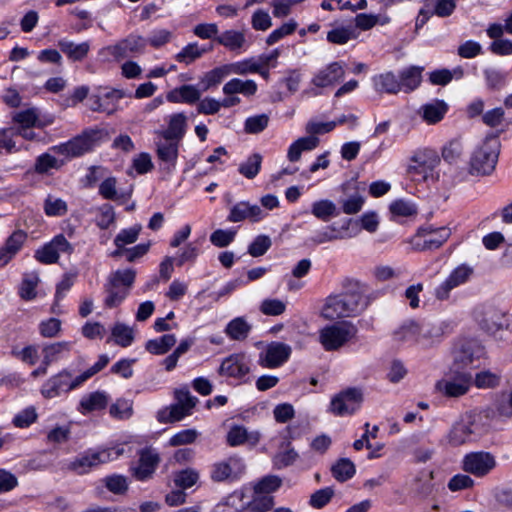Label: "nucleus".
I'll return each instance as SVG.
<instances>
[{"label": "nucleus", "instance_id": "nucleus-1", "mask_svg": "<svg viewBox=\"0 0 512 512\" xmlns=\"http://www.w3.org/2000/svg\"><path fill=\"white\" fill-rule=\"evenodd\" d=\"M340 293H331L325 298L321 316L326 320L354 317L369 305L359 281L345 278Z\"/></svg>", "mask_w": 512, "mask_h": 512}, {"label": "nucleus", "instance_id": "nucleus-2", "mask_svg": "<svg viewBox=\"0 0 512 512\" xmlns=\"http://www.w3.org/2000/svg\"><path fill=\"white\" fill-rule=\"evenodd\" d=\"M110 138L109 130L103 126L87 127L66 142L50 147V151L69 158H78L93 152Z\"/></svg>", "mask_w": 512, "mask_h": 512}, {"label": "nucleus", "instance_id": "nucleus-3", "mask_svg": "<svg viewBox=\"0 0 512 512\" xmlns=\"http://www.w3.org/2000/svg\"><path fill=\"white\" fill-rule=\"evenodd\" d=\"M497 137H486L471 153L468 172L472 176H489L497 165L500 154Z\"/></svg>", "mask_w": 512, "mask_h": 512}, {"label": "nucleus", "instance_id": "nucleus-4", "mask_svg": "<svg viewBox=\"0 0 512 512\" xmlns=\"http://www.w3.org/2000/svg\"><path fill=\"white\" fill-rule=\"evenodd\" d=\"M451 236L448 227H435L432 224L420 226L408 243L415 251H433L439 249Z\"/></svg>", "mask_w": 512, "mask_h": 512}, {"label": "nucleus", "instance_id": "nucleus-5", "mask_svg": "<svg viewBox=\"0 0 512 512\" xmlns=\"http://www.w3.org/2000/svg\"><path fill=\"white\" fill-rule=\"evenodd\" d=\"M437 152L430 148L417 149L409 158L406 172L413 180H426L439 164Z\"/></svg>", "mask_w": 512, "mask_h": 512}, {"label": "nucleus", "instance_id": "nucleus-6", "mask_svg": "<svg viewBox=\"0 0 512 512\" xmlns=\"http://www.w3.org/2000/svg\"><path fill=\"white\" fill-rule=\"evenodd\" d=\"M356 333L348 321L327 325L319 332V341L325 351H335L347 343Z\"/></svg>", "mask_w": 512, "mask_h": 512}, {"label": "nucleus", "instance_id": "nucleus-7", "mask_svg": "<svg viewBox=\"0 0 512 512\" xmlns=\"http://www.w3.org/2000/svg\"><path fill=\"white\" fill-rule=\"evenodd\" d=\"M74 252L73 245L63 233L56 234L52 239L34 251V259L43 265L57 264L60 254L71 255Z\"/></svg>", "mask_w": 512, "mask_h": 512}, {"label": "nucleus", "instance_id": "nucleus-8", "mask_svg": "<svg viewBox=\"0 0 512 512\" xmlns=\"http://www.w3.org/2000/svg\"><path fill=\"white\" fill-rule=\"evenodd\" d=\"M291 354L292 348L290 345L280 341H272L259 353L257 362L262 368L277 369L290 359Z\"/></svg>", "mask_w": 512, "mask_h": 512}, {"label": "nucleus", "instance_id": "nucleus-9", "mask_svg": "<svg viewBox=\"0 0 512 512\" xmlns=\"http://www.w3.org/2000/svg\"><path fill=\"white\" fill-rule=\"evenodd\" d=\"M245 472L242 458L231 456L212 465L210 477L214 482H233L238 480Z\"/></svg>", "mask_w": 512, "mask_h": 512}, {"label": "nucleus", "instance_id": "nucleus-10", "mask_svg": "<svg viewBox=\"0 0 512 512\" xmlns=\"http://www.w3.org/2000/svg\"><path fill=\"white\" fill-rule=\"evenodd\" d=\"M473 274V269L466 264H461L454 268L448 277L440 283L434 290V296L439 301L448 300L450 292L466 282Z\"/></svg>", "mask_w": 512, "mask_h": 512}, {"label": "nucleus", "instance_id": "nucleus-11", "mask_svg": "<svg viewBox=\"0 0 512 512\" xmlns=\"http://www.w3.org/2000/svg\"><path fill=\"white\" fill-rule=\"evenodd\" d=\"M126 96L124 90L111 88L103 94H91L88 98V107L93 112L113 115L119 106V101Z\"/></svg>", "mask_w": 512, "mask_h": 512}, {"label": "nucleus", "instance_id": "nucleus-12", "mask_svg": "<svg viewBox=\"0 0 512 512\" xmlns=\"http://www.w3.org/2000/svg\"><path fill=\"white\" fill-rule=\"evenodd\" d=\"M363 403V393L357 387H349L331 400V411L337 414H354Z\"/></svg>", "mask_w": 512, "mask_h": 512}, {"label": "nucleus", "instance_id": "nucleus-13", "mask_svg": "<svg viewBox=\"0 0 512 512\" xmlns=\"http://www.w3.org/2000/svg\"><path fill=\"white\" fill-rule=\"evenodd\" d=\"M496 467L495 457L488 452H472L463 458L462 469L477 477H484Z\"/></svg>", "mask_w": 512, "mask_h": 512}, {"label": "nucleus", "instance_id": "nucleus-14", "mask_svg": "<svg viewBox=\"0 0 512 512\" xmlns=\"http://www.w3.org/2000/svg\"><path fill=\"white\" fill-rule=\"evenodd\" d=\"M485 432L486 429L475 419L461 418L454 424L450 432V442L453 445H461L467 441L475 440Z\"/></svg>", "mask_w": 512, "mask_h": 512}, {"label": "nucleus", "instance_id": "nucleus-15", "mask_svg": "<svg viewBox=\"0 0 512 512\" xmlns=\"http://www.w3.org/2000/svg\"><path fill=\"white\" fill-rule=\"evenodd\" d=\"M472 386L470 372L452 371L449 380L438 381L436 387L447 397H460L465 395Z\"/></svg>", "mask_w": 512, "mask_h": 512}, {"label": "nucleus", "instance_id": "nucleus-16", "mask_svg": "<svg viewBox=\"0 0 512 512\" xmlns=\"http://www.w3.org/2000/svg\"><path fill=\"white\" fill-rule=\"evenodd\" d=\"M160 462L159 454L152 448H144L139 452V460L131 467L133 476L140 481L152 477Z\"/></svg>", "mask_w": 512, "mask_h": 512}, {"label": "nucleus", "instance_id": "nucleus-17", "mask_svg": "<svg viewBox=\"0 0 512 512\" xmlns=\"http://www.w3.org/2000/svg\"><path fill=\"white\" fill-rule=\"evenodd\" d=\"M345 76L342 62L334 61L320 69L312 78L311 83L316 88H327L340 83Z\"/></svg>", "mask_w": 512, "mask_h": 512}, {"label": "nucleus", "instance_id": "nucleus-18", "mask_svg": "<svg viewBox=\"0 0 512 512\" xmlns=\"http://www.w3.org/2000/svg\"><path fill=\"white\" fill-rule=\"evenodd\" d=\"M111 459V452L109 450L88 451L85 454L80 455L74 461L70 462L68 469L75 471L78 474H84L91 468L96 467L102 463H106Z\"/></svg>", "mask_w": 512, "mask_h": 512}, {"label": "nucleus", "instance_id": "nucleus-19", "mask_svg": "<svg viewBox=\"0 0 512 512\" xmlns=\"http://www.w3.org/2000/svg\"><path fill=\"white\" fill-rule=\"evenodd\" d=\"M175 403L168 414L159 412L157 416H190L198 403V398L191 395L188 388L176 389L174 392Z\"/></svg>", "mask_w": 512, "mask_h": 512}, {"label": "nucleus", "instance_id": "nucleus-20", "mask_svg": "<svg viewBox=\"0 0 512 512\" xmlns=\"http://www.w3.org/2000/svg\"><path fill=\"white\" fill-rule=\"evenodd\" d=\"M221 375L243 380L249 373L250 367L244 354H232L225 358L219 368Z\"/></svg>", "mask_w": 512, "mask_h": 512}, {"label": "nucleus", "instance_id": "nucleus-21", "mask_svg": "<svg viewBox=\"0 0 512 512\" xmlns=\"http://www.w3.org/2000/svg\"><path fill=\"white\" fill-rule=\"evenodd\" d=\"M72 374L63 369L58 374L50 377L42 386L41 393L45 398H54L62 393L71 391L70 378Z\"/></svg>", "mask_w": 512, "mask_h": 512}, {"label": "nucleus", "instance_id": "nucleus-22", "mask_svg": "<svg viewBox=\"0 0 512 512\" xmlns=\"http://www.w3.org/2000/svg\"><path fill=\"white\" fill-rule=\"evenodd\" d=\"M485 347L476 341L464 343L454 360V366L464 369L473 366L476 360L485 356Z\"/></svg>", "mask_w": 512, "mask_h": 512}, {"label": "nucleus", "instance_id": "nucleus-23", "mask_svg": "<svg viewBox=\"0 0 512 512\" xmlns=\"http://www.w3.org/2000/svg\"><path fill=\"white\" fill-rule=\"evenodd\" d=\"M216 43L230 52L240 54L248 49V44L243 31L228 29L216 37Z\"/></svg>", "mask_w": 512, "mask_h": 512}, {"label": "nucleus", "instance_id": "nucleus-24", "mask_svg": "<svg viewBox=\"0 0 512 512\" xmlns=\"http://www.w3.org/2000/svg\"><path fill=\"white\" fill-rule=\"evenodd\" d=\"M57 46L71 62H82L88 56L91 48L89 41L76 44L66 38L59 39Z\"/></svg>", "mask_w": 512, "mask_h": 512}, {"label": "nucleus", "instance_id": "nucleus-25", "mask_svg": "<svg viewBox=\"0 0 512 512\" xmlns=\"http://www.w3.org/2000/svg\"><path fill=\"white\" fill-rule=\"evenodd\" d=\"M141 231V224L121 229L113 240L115 249L110 253V257L120 259V252L127 248V245L134 244L138 240Z\"/></svg>", "mask_w": 512, "mask_h": 512}, {"label": "nucleus", "instance_id": "nucleus-26", "mask_svg": "<svg viewBox=\"0 0 512 512\" xmlns=\"http://www.w3.org/2000/svg\"><path fill=\"white\" fill-rule=\"evenodd\" d=\"M109 401L110 397L105 391L97 390L88 393L81 398L78 411L81 414L101 411L108 406Z\"/></svg>", "mask_w": 512, "mask_h": 512}, {"label": "nucleus", "instance_id": "nucleus-27", "mask_svg": "<svg viewBox=\"0 0 512 512\" xmlns=\"http://www.w3.org/2000/svg\"><path fill=\"white\" fill-rule=\"evenodd\" d=\"M187 130V117L183 112L171 115L167 129L162 132L166 141L179 142L184 138Z\"/></svg>", "mask_w": 512, "mask_h": 512}, {"label": "nucleus", "instance_id": "nucleus-28", "mask_svg": "<svg viewBox=\"0 0 512 512\" xmlns=\"http://www.w3.org/2000/svg\"><path fill=\"white\" fill-rule=\"evenodd\" d=\"M259 439L260 435L258 432H248L247 429L241 425L232 426L226 435V442L231 447L243 444L256 445Z\"/></svg>", "mask_w": 512, "mask_h": 512}, {"label": "nucleus", "instance_id": "nucleus-29", "mask_svg": "<svg viewBox=\"0 0 512 512\" xmlns=\"http://www.w3.org/2000/svg\"><path fill=\"white\" fill-rule=\"evenodd\" d=\"M13 123L18 124L16 128H44L51 124L53 120L42 121L39 119V115L36 108H27L16 112L12 116Z\"/></svg>", "mask_w": 512, "mask_h": 512}, {"label": "nucleus", "instance_id": "nucleus-30", "mask_svg": "<svg viewBox=\"0 0 512 512\" xmlns=\"http://www.w3.org/2000/svg\"><path fill=\"white\" fill-rule=\"evenodd\" d=\"M424 68L420 66H409L399 72V86L401 91L410 93L416 90L422 82V72Z\"/></svg>", "mask_w": 512, "mask_h": 512}, {"label": "nucleus", "instance_id": "nucleus-31", "mask_svg": "<svg viewBox=\"0 0 512 512\" xmlns=\"http://www.w3.org/2000/svg\"><path fill=\"white\" fill-rule=\"evenodd\" d=\"M506 317V314L500 313L496 310H489L485 312L480 319H478V325L482 331L489 335H493L504 327L509 328V324H504L502 321Z\"/></svg>", "mask_w": 512, "mask_h": 512}, {"label": "nucleus", "instance_id": "nucleus-32", "mask_svg": "<svg viewBox=\"0 0 512 512\" xmlns=\"http://www.w3.org/2000/svg\"><path fill=\"white\" fill-rule=\"evenodd\" d=\"M448 110V104L444 100L437 99L432 103L423 105L421 115L427 124L433 125L442 121Z\"/></svg>", "mask_w": 512, "mask_h": 512}, {"label": "nucleus", "instance_id": "nucleus-33", "mask_svg": "<svg viewBox=\"0 0 512 512\" xmlns=\"http://www.w3.org/2000/svg\"><path fill=\"white\" fill-rule=\"evenodd\" d=\"M179 142L166 141L156 144V155L158 159L167 165L168 169H175L179 156Z\"/></svg>", "mask_w": 512, "mask_h": 512}, {"label": "nucleus", "instance_id": "nucleus-34", "mask_svg": "<svg viewBox=\"0 0 512 512\" xmlns=\"http://www.w3.org/2000/svg\"><path fill=\"white\" fill-rule=\"evenodd\" d=\"M372 82L374 89L379 93L397 94L401 91L398 77L392 71L373 76Z\"/></svg>", "mask_w": 512, "mask_h": 512}, {"label": "nucleus", "instance_id": "nucleus-35", "mask_svg": "<svg viewBox=\"0 0 512 512\" xmlns=\"http://www.w3.org/2000/svg\"><path fill=\"white\" fill-rule=\"evenodd\" d=\"M257 92V84L254 80H241L233 78L226 82L223 86V93L225 95L242 94L246 97L255 95Z\"/></svg>", "mask_w": 512, "mask_h": 512}, {"label": "nucleus", "instance_id": "nucleus-36", "mask_svg": "<svg viewBox=\"0 0 512 512\" xmlns=\"http://www.w3.org/2000/svg\"><path fill=\"white\" fill-rule=\"evenodd\" d=\"M319 145V139L316 136L300 137L290 144L287 152V158L290 162H297L302 152L311 151Z\"/></svg>", "mask_w": 512, "mask_h": 512}, {"label": "nucleus", "instance_id": "nucleus-37", "mask_svg": "<svg viewBox=\"0 0 512 512\" xmlns=\"http://www.w3.org/2000/svg\"><path fill=\"white\" fill-rule=\"evenodd\" d=\"M136 270L133 268L118 269L111 272L108 276L107 283L112 288L127 289L128 291L135 283Z\"/></svg>", "mask_w": 512, "mask_h": 512}, {"label": "nucleus", "instance_id": "nucleus-38", "mask_svg": "<svg viewBox=\"0 0 512 512\" xmlns=\"http://www.w3.org/2000/svg\"><path fill=\"white\" fill-rule=\"evenodd\" d=\"M228 75L229 69L226 64L217 66L210 71L205 72L199 81L201 90L207 91L211 88L217 87Z\"/></svg>", "mask_w": 512, "mask_h": 512}, {"label": "nucleus", "instance_id": "nucleus-39", "mask_svg": "<svg viewBox=\"0 0 512 512\" xmlns=\"http://www.w3.org/2000/svg\"><path fill=\"white\" fill-rule=\"evenodd\" d=\"M109 363V357L106 354H101L98 360L87 370L76 376L74 379L70 378L71 389L74 390L82 386L88 379L103 370Z\"/></svg>", "mask_w": 512, "mask_h": 512}, {"label": "nucleus", "instance_id": "nucleus-40", "mask_svg": "<svg viewBox=\"0 0 512 512\" xmlns=\"http://www.w3.org/2000/svg\"><path fill=\"white\" fill-rule=\"evenodd\" d=\"M251 331V325L244 317H236L232 319L225 328V333L231 340H245Z\"/></svg>", "mask_w": 512, "mask_h": 512}, {"label": "nucleus", "instance_id": "nucleus-41", "mask_svg": "<svg viewBox=\"0 0 512 512\" xmlns=\"http://www.w3.org/2000/svg\"><path fill=\"white\" fill-rule=\"evenodd\" d=\"M176 343L174 334H164L158 338L150 339L145 344V349L153 355L167 353Z\"/></svg>", "mask_w": 512, "mask_h": 512}, {"label": "nucleus", "instance_id": "nucleus-42", "mask_svg": "<svg viewBox=\"0 0 512 512\" xmlns=\"http://www.w3.org/2000/svg\"><path fill=\"white\" fill-rule=\"evenodd\" d=\"M71 349V342L69 341H60L55 342L49 345H46L42 349L43 353V362L45 365H51L54 362L60 360L63 356V353H68Z\"/></svg>", "mask_w": 512, "mask_h": 512}, {"label": "nucleus", "instance_id": "nucleus-43", "mask_svg": "<svg viewBox=\"0 0 512 512\" xmlns=\"http://www.w3.org/2000/svg\"><path fill=\"white\" fill-rule=\"evenodd\" d=\"M311 213L319 220L327 222L332 217L339 215L334 202L328 199L318 200L312 204Z\"/></svg>", "mask_w": 512, "mask_h": 512}, {"label": "nucleus", "instance_id": "nucleus-44", "mask_svg": "<svg viewBox=\"0 0 512 512\" xmlns=\"http://www.w3.org/2000/svg\"><path fill=\"white\" fill-rule=\"evenodd\" d=\"M345 235L338 230L335 223L318 230L310 237V241L315 245L331 242L334 240L344 239Z\"/></svg>", "mask_w": 512, "mask_h": 512}, {"label": "nucleus", "instance_id": "nucleus-45", "mask_svg": "<svg viewBox=\"0 0 512 512\" xmlns=\"http://www.w3.org/2000/svg\"><path fill=\"white\" fill-rule=\"evenodd\" d=\"M99 56L103 57L104 61L113 60L116 62H120L121 60L129 56V52L124 41L120 40L114 45H108L101 48L99 51Z\"/></svg>", "mask_w": 512, "mask_h": 512}, {"label": "nucleus", "instance_id": "nucleus-46", "mask_svg": "<svg viewBox=\"0 0 512 512\" xmlns=\"http://www.w3.org/2000/svg\"><path fill=\"white\" fill-rule=\"evenodd\" d=\"M63 164V161H58L56 157L48 152H45L37 156L34 163V172L40 175H44L47 174L51 169H60Z\"/></svg>", "mask_w": 512, "mask_h": 512}, {"label": "nucleus", "instance_id": "nucleus-47", "mask_svg": "<svg viewBox=\"0 0 512 512\" xmlns=\"http://www.w3.org/2000/svg\"><path fill=\"white\" fill-rule=\"evenodd\" d=\"M501 376L497 373L491 372L490 370H484L476 373L475 377H472V385L478 389H493L499 386Z\"/></svg>", "mask_w": 512, "mask_h": 512}, {"label": "nucleus", "instance_id": "nucleus-48", "mask_svg": "<svg viewBox=\"0 0 512 512\" xmlns=\"http://www.w3.org/2000/svg\"><path fill=\"white\" fill-rule=\"evenodd\" d=\"M111 335L115 344L121 347H129L134 341L133 330L123 323H116L111 329Z\"/></svg>", "mask_w": 512, "mask_h": 512}, {"label": "nucleus", "instance_id": "nucleus-49", "mask_svg": "<svg viewBox=\"0 0 512 512\" xmlns=\"http://www.w3.org/2000/svg\"><path fill=\"white\" fill-rule=\"evenodd\" d=\"M262 159L259 153H253L239 165L238 172L247 179H254L260 172Z\"/></svg>", "mask_w": 512, "mask_h": 512}, {"label": "nucleus", "instance_id": "nucleus-50", "mask_svg": "<svg viewBox=\"0 0 512 512\" xmlns=\"http://www.w3.org/2000/svg\"><path fill=\"white\" fill-rule=\"evenodd\" d=\"M454 75L461 78L463 76L462 69L458 67L453 72L446 68L436 69L429 73V81L432 85L446 86L452 81Z\"/></svg>", "mask_w": 512, "mask_h": 512}, {"label": "nucleus", "instance_id": "nucleus-51", "mask_svg": "<svg viewBox=\"0 0 512 512\" xmlns=\"http://www.w3.org/2000/svg\"><path fill=\"white\" fill-rule=\"evenodd\" d=\"M199 472L194 468H185L174 474V483L181 489H188L195 485L199 480Z\"/></svg>", "mask_w": 512, "mask_h": 512}, {"label": "nucleus", "instance_id": "nucleus-52", "mask_svg": "<svg viewBox=\"0 0 512 512\" xmlns=\"http://www.w3.org/2000/svg\"><path fill=\"white\" fill-rule=\"evenodd\" d=\"M104 289L107 294L104 299V305L109 309L120 306L129 295V291L127 289L112 288V286L107 282L104 285Z\"/></svg>", "mask_w": 512, "mask_h": 512}, {"label": "nucleus", "instance_id": "nucleus-53", "mask_svg": "<svg viewBox=\"0 0 512 512\" xmlns=\"http://www.w3.org/2000/svg\"><path fill=\"white\" fill-rule=\"evenodd\" d=\"M15 137L14 127L0 128V154L4 152L9 155L20 151L16 146Z\"/></svg>", "mask_w": 512, "mask_h": 512}, {"label": "nucleus", "instance_id": "nucleus-54", "mask_svg": "<svg viewBox=\"0 0 512 512\" xmlns=\"http://www.w3.org/2000/svg\"><path fill=\"white\" fill-rule=\"evenodd\" d=\"M297 457V452L290 446V443H287L274 455L273 464L277 469H282L293 464Z\"/></svg>", "mask_w": 512, "mask_h": 512}, {"label": "nucleus", "instance_id": "nucleus-55", "mask_svg": "<svg viewBox=\"0 0 512 512\" xmlns=\"http://www.w3.org/2000/svg\"><path fill=\"white\" fill-rule=\"evenodd\" d=\"M355 465L348 458L340 459L336 464L332 466L333 476L341 482H344L352 478L355 474Z\"/></svg>", "mask_w": 512, "mask_h": 512}, {"label": "nucleus", "instance_id": "nucleus-56", "mask_svg": "<svg viewBox=\"0 0 512 512\" xmlns=\"http://www.w3.org/2000/svg\"><path fill=\"white\" fill-rule=\"evenodd\" d=\"M269 124V116L265 113L253 115L246 118L244 122V131L248 134H259L263 132Z\"/></svg>", "mask_w": 512, "mask_h": 512}, {"label": "nucleus", "instance_id": "nucleus-57", "mask_svg": "<svg viewBox=\"0 0 512 512\" xmlns=\"http://www.w3.org/2000/svg\"><path fill=\"white\" fill-rule=\"evenodd\" d=\"M272 241L268 235H257L249 244L247 252L252 257H261L271 248Z\"/></svg>", "mask_w": 512, "mask_h": 512}, {"label": "nucleus", "instance_id": "nucleus-58", "mask_svg": "<svg viewBox=\"0 0 512 512\" xmlns=\"http://www.w3.org/2000/svg\"><path fill=\"white\" fill-rule=\"evenodd\" d=\"M28 238L27 232L22 229L14 230L5 240L4 247L16 256L24 246Z\"/></svg>", "mask_w": 512, "mask_h": 512}, {"label": "nucleus", "instance_id": "nucleus-59", "mask_svg": "<svg viewBox=\"0 0 512 512\" xmlns=\"http://www.w3.org/2000/svg\"><path fill=\"white\" fill-rule=\"evenodd\" d=\"M297 22L290 19L288 22L283 23L280 27L273 30L266 38L267 45L271 46L279 42L284 37L293 34L297 29Z\"/></svg>", "mask_w": 512, "mask_h": 512}, {"label": "nucleus", "instance_id": "nucleus-60", "mask_svg": "<svg viewBox=\"0 0 512 512\" xmlns=\"http://www.w3.org/2000/svg\"><path fill=\"white\" fill-rule=\"evenodd\" d=\"M199 58H201V52H199V45L197 42L188 43L174 56V59L178 63L186 65L193 63Z\"/></svg>", "mask_w": 512, "mask_h": 512}, {"label": "nucleus", "instance_id": "nucleus-61", "mask_svg": "<svg viewBox=\"0 0 512 512\" xmlns=\"http://www.w3.org/2000/svg\"><path fill=\"white\" fill-rule=\"evenodd\" d=\"M463 153V145L459 139H452L442 148V157L449 164L456 163Z\"/></svg>", "mask_w": 512, "mask_h": 512}, {"label": "nucleus", "instance_id": "nucleus-62", "mask_svg": "<svg viewBox=\"0 0 512 512\" xmlns=\"http://www.w3.org/2000/svg\"><path fill=\"white\" fill-rule=\"evenodd\" d=\"M44 212L49 217H61L64 216L68 211L67 203L60 199H53L48 196L44 201Z\"/></svg>", "mask_w": 512, "mask_h": 512}, {"label": "nucleus", "instance_id": "nucleus-63", "mask_svg": "<svg viewBox=\"0 0 512 512\" xmlns=\"http://www.w3.org/2000/svg\"><path fill=\"white\" fill-rule=\"evenodd\" d=\"M274 505V497L268 494L254 493L253 499L248 505L250 512H267Z\"/></svg>", "mask_w": 512, "mask_h": 512}, {"label": "nucleus", "instance_id": "nucleus-64", "mask_svg": "<svg viewBox=\"0 0 512 512\" xmlns=\"http://www.w3.org/2000/svg\"><path fill=\"white\" fill-rule=\"evenodd\" d=\"M236 233L234 229H216L210 235V242L218 248L227 247L235 240Z\"/></svg>", "mask_w": 512, "mask_h": 512}]
</instances>
